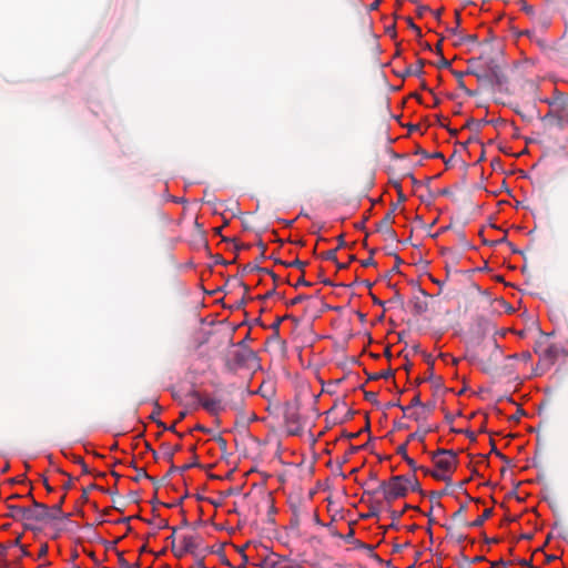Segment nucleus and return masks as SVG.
Instances as JSON below:
<instances>
[{"label":"nucleus","mask_w":568,"mask_h":568,"mask_svg":"<svg viewBox=\"0 0 568 568\" xmlns=\"http://www.w3.org/2000/svg\"><path fill=\"white\" fill-rule=\"evenodd\" d=\"M47 551V544L40 545V547L38 548V568H45L49 565V561L45 558Z\"/></svg>","instance_id":"nucleus-7"},{"label":"nucleus","mask_w":568,"mask_h":568,"mask_svg":"<svg viewBox=\"0 0 568 568\" xmlns=\"http://www.w3.org/2000/svg\"><path fill=\"white\" fill-rule=\"evenodd\" d=\"M9 469V465L7 464L3 469H2V473L7 471Z\"/></svg>","instance_id":"nucleus-13"},{"label":"nucleus","mask_w":568,"mask_h":568,"mask_svg":"<svg viewBox=\"0 0 568 568\" xmlns=\"http://www.w3.org/2000/svg\"><path fill=\"white\" fill-rule=\"evenodd\" d=\"M40 483L43 485V487H44L48 491H51V490H52L51 486H50V485H49V483H48V479H47L45 477H42V476H40V475L38 474V484H40Z\"/></svg>","instance_id":"nucleus-9"},{"label":"nucleus","mask_w":568,"mask_h":568,"mask_svg":"<svg viewBox=\"0 0 568 568\" xmlns=\"http://www.w3.org/2000/svg\"><path fill=\"white\" fill-rule=\"evenodd\" d=\"M37 507H38V521L40 519L47 517L49 515V513H51L50 517L55 518V517H58V515L61 511L60 507L57 504L53 505L51 508H49L43 503L38 501Z\"/></svg>","instance_id":"nucleus-5"},{"label":"nucleus","mask_w":568,"mask_h":568,"mask_svg":"<svg viewBox=\"0 0 568 568\" xmlns=\"http://www.w3.org/2000/svg\"><path fill=\"white\" fill-rule=\"evenodd\" d=\"M27 501L23 504H10L8 506L9 516L16 521L21 523L23 531H30L36 538V499L32 496V487L27 494Z\"/></svg>","instance_id":"nucleus-1"},{"label":"nucleus","mask_w":568,"mask_h":568,"mask_svg":"<svg viewBox=\"0 0 568 568\" xmlns=\"http://www.w3.org/2000/svg\"><path fill=\"white\" fill-rule=\"evenodd\" d=\"M303 264H304V263H303V262H301V261H298V260L295 262V266H302Z\"/></svg>","instance_id":"nucleus-12"},{"label":"nucleus","mask_w":568,"mask_h":568,"mask_svg":"<svg viewBox=\"0 0 568 568\" xmlns=\"http://www.w3.org/2000/svg\"><path fill=\"white\" fill-rule=\"evenodd\" d=\"M199 404L210 414H217L222 409V403L220 399L210 396H202L199 393H194Z\"/></svg>","instance_id":"nucleus-4"},{"label":"nucleus","mask_w":568,"mask_h":568,"mask_svg":"<svg viewBox=\"0 0 568 568\" xmlns=\"http://www.w3.org/2000/svg\"><path fill=\"white\" fill-rule=\"evenodd\" d=\"M413 404H414V405L419 404V398H418V397H415V398L413 399Z\"/></svg>","instance_id":"nucleus-10"},{"label":"nucleus","mask_w":568,"mask_h":568,"mask_svg":"<svg viewBox=\"0 0 568 568\" xmlns=\"http://www.w3.org/2000/svg\"><path fill=\"white\" fill-rule=\"evenodd\" d=\"M21 538L22 536L19 535L18 537H16L14 541H13V545L14 546H19L20 547V550L22 552L23 556H30L31 554L28 551V545H22L21 544Z\"/></svg>","instance_id":"nucleus-8"},{"label":"nucleus","mask_w":568,"mask_h":568,"mask_svg":"<svg viewBox=\"0 0 568 568\" xmlns=\"http://www.w3.org/2000/svg\"><path fill=\"white\" fill-rule=\"evenodd\" d=\"M435 470L433 476L439 480H449L456 466V455L450 450H438L433 456Z\"/></svg>","instance_id":"nucleus-2"},{"label":"nucleus","mask_w":568,"mask_h":568,"mask_svg":"<svg viewBox=\"0 0 568 568\" xmlns=\"http://www.w3.org/2000/svg\"><path fill=\"white\" fill-rule=\"evenodd\" d=\"M408 485L409 479L402 476L393 477L384 489L385 498L387 500H393L404 497L408 491Z\"/></svg>","instance_id":"nucleus-3"},{"label":"nucleus","mask_w":568,"mask_h":568,"mask_svg":"<svg viewBox=\"0 0 568 568\" xmlns=\"http://www.w3.org/2000/svg\"><path fill=\"white\" fill-rule=\"evenodd\" d=\"M303 264H304V263H303V262H301V261H298V260L295 262V266H302Z\"/></svg>","instance_id":"nucleus-11"},{"label":"nucleus","mask_w":568,"mask_h":568,"mask_svg":"<svg viewBox=\"0 0 568 568\" xmlns=\"http://www.w3.org/2000/svg\"><path fill=\"white\" fill-rule=\"evenodd\" d=\"M264 568H303V566L292 560H267Z\"/></svg>","instance_id":"nucleus-6"}]
</instances>
